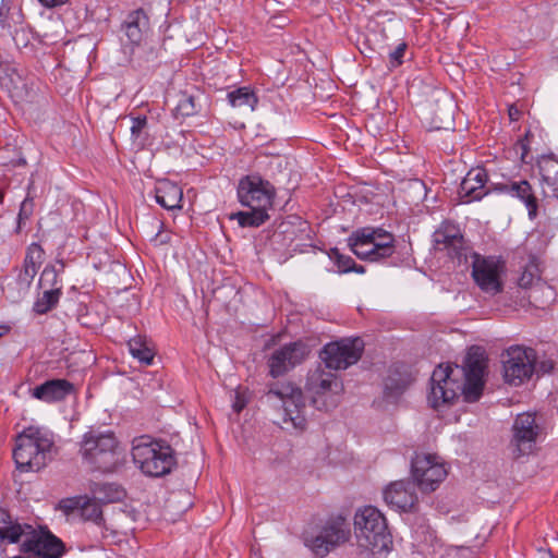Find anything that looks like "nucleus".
<instances>
[{
  "label": "nucleus",
  "instance_id": "nucleus-1",
  "mask_svg": "<svg viewBox=\"0 0 558 558\" xmlns=\"http://www.w3.org/2000/svg\"><path fill=\"white\" fill-rule=\"evenodd\" d=\"M485 368L486 359L478 347L469 350L461 369L458 366L438 365L430 377L429 404L436 410L449 407L460 392L466 402L477 401L484 388Z\"/></svg>",
  "mask_w": 558,
  "mask_h": 558
},
{
  "label": "nucleus",
  "instance_id": "nucleus-2",
  "mask_svg": "<svg viewBox=\"0 0 558 558\" xmlns=\"http://www.w3.org/2000/svg\"><path fill=\"white\" fill-rule=\"evenodd\" d=\"M238 199L247 211H238L230 215L242 228H257L268 219V210L272 208L276 196L275 186L259 174L243 177L238 184Z\"/></svg>",
  "mask_w": 558,
  "mask_h": 558
},
{
  "label": "nucleus",
  "instance_id": "nucleus-3",
  "mask_svg": "<svg viewBox=\"0 0 558 558\" xmlns=\"http://www.w3.org/2000/svg\"><path fill=\"white\" fill-rule=\"evenodd\" d=\"M54 437L39 426L24 428L15 438L13 459L22 472H38L52 460Z\"/></svg>",
  "mask_w": 558,
  "mask_h": 558
},
{
  "label": "nucleus",
  "instance_id": "nucleus-4",
  "mask_svg": "<svg viewBox=\"0 0 558 558\" xmlns=\"http://www.w3.org/2000/svg\"><path fill=\"white\" fill-rule=\"evenodd\" d=\"M354 534L361 553L377 555L389 551L392 536L385 515L373 506H365L354 514Z\"/></svg>",
  "mask_w": 558,
  "mask_h": 558
},
{
  "label": "nucleus",
  "instance_id": "nucleus-5",
  "mask_svg": "<svg viewBox=\"0 0 558 558\" xmlns=\"http://www.w3.org/2000/svg\"><path fill=\"white\" fill-rule=\"evenodd\" d=\"M85 462L100 472H113L124 461L120 442L111 430L89 429L80 442Z\"/></svg>",
  "mask_w": 558,
  "mask_h": 558
},
{
  "label": "nucleus",
  "instance_id": "nucleus-6",
  "mask_svg": "<svg viewBox=\"0 0 558 558\" xmlns=\"http://www.w3.org/2000/svg\"><path fill=\"white\" fill-rule=\"evenodd\" d=\"M132 458L147 476L160 477L171 472L175 464L173 449L165 441L141 436L133 440Z\"/></svg>",
  "mask_w": 558,
  "mask_h": 558
},
{
  "label": "nucleus",
  "instance_id": "nucleus-7",
  "mask_svg": "<svg viewBox=\"0 0 558 558\" xmlns=\"http://www.w3.org/2000/svg\"><path fill=\"white\" fill-rule=\"evenodd\" d=\"M544 436V427L537 422L536 415L523 412L515 416L511 427L509 449L514 458L532 454L537 442Z\"/></svg>",
  "mask_w": 558,
  "mask_h": 558
},
{
  "label": "nucleus",
  "instance_id": "nucleus-8",
  "mask_svg": "<svg viewBox=\"0 0 558 558\" xmlns=\"http://www.w3.org/2000/svg\"><path fill=\"white\" fill-rule=\"evenodd\" d=\"M536 351L532 348L512 345L502 354L504 378L506 383L520 386L529 380L535 371Z\"/></svg>",
  "mask_w": 558,
  "mask_h": 558
},
{
  "label": "nucleus",
  "instance_id": "nucleus-9",
  "mask_svg": "<svg viewBox=\"0 0 558 558\" xmlns=\"http://www.w3.org/2000/svg\"><path fill=\"white\" fill-rule=\"evenodd\" d=\"M413 482L423 493H432L447 477L448 470L439 456L416 453L411 462Z\"/></svg>",
  "mask_w": 558,
  "mask_h": 558
},
{
  "label": "nucleus",
  "instance_id": "nucleus-10",
  "mask_svg": "<svg viewBox=\"0 0 558 558\" xmlns=\"http://www.w3.org/2000/svg\"><path fill=\"white\" fill-rule=\"evenodd\" d=\"M306 389L312 396L314 407L328 411L338 404L342 384L333 374L317 368L308 374Z\"/></svg>",
  "mask_w": 558,
  "mask_h": 558
},
{
  "label": "nucleus",
  "instance_id": "nucleus-11",
  "mask_svg": "<svg viewBox=\"0 0 558 558\" xmlns=\"http://www.w3.org/2000/svg\"><path fill=\"white\" fill-rule=\"evenodd\" d=\"M267 396H275L282 401L283 422L291 424L295 429L304 430L306 427L305 401L300 388L290 383L271 387Z\"/></svg>",
  "mask_w": 558,
  "mask_h": 558
},
{
  "label": "nucleus",
  "instance_id": "nucleus-12",
  "mask_svg": "<svg viewBox=\"0 0 558 558\" xmlns=\"http://www.w3.org/2000/svg\"><path fill=\"white\" fill-rule=\"evenodd\" d=\"M20 550L34 558H61L65 548L63 542L49 530L43 527L35 530L31 526Z\"/></svg>",
  "mask_w": 558,
  "mask_h": 558
},
{
  "label": "nucleus",
  "instance_id": "nucleus-13",
  "mask_svg": "<svg viewBox=\"0 0 558 558\" xmlns=\"http://www.w3.org/2000/svg\"><path fill=\"white\" fill-rule=\"evenodd\" d=\"M364 343L360 338L342 339L324 347L320 356L326 367L345 369L355 364L362 356Z\"/></svg>",
  "mask_w": 558,
  "mask_h": 558
},
{
  "label": "nucleus",
  "instance_id": "nucleus-14",
  "mask_svg": "<svg viewBox=\"0 0 558 558\" xmlns=\"http://www.w3.org/2000/svg\"><path fill=\"white\" fill-rule=\"evenodd\" d=\"M308 347L302 341L287 343L276 349L268 359L269 375L280 377L305 361Z\"/></svg>",
  "mask_w": 558,
  "mask_h": 558
},
{
  "label": "nucleus",
  "instance_id": "nucleus-15",
  "mask_svg": "<svg viewBox=\"0 0 558 558\" xmlns=\"http://www.w3.org/2000/svg\"><path fill=\"white\" fill-rule=\"evenodd\" d=\"M501 266L494 257L473 254L472 277L480 289L490 295L502 291Z\"/></svg>",
  "mask_w": 558,
  "mask_h": 558
},
{
  "label": "nucleus",
  "instance_id": "nucleus-16",
  "mask_svg": "<svg viewBox=\"0 0 558 558\" xmlns=\"http://www.w3.org/2000/svg\"><path fill=\"white\" fill-rule=\"evenodd\" d=\"M434 244L436 250L447 251L451 258H457L459 263L466 260V247L463 235L459 228L451 222H444L434 232Z\"/></svg>",
  "mask_w": 558,
  "mask_h": 558
},
{
  "label": "nucleus",
  "instance_id": "nucleus-17",
  "mask_svg": "<svg viewBox=\"0 0 558 558\" xmlns=\"http://www.w3.org/2000/svg\"><path fill=\"white\" fill-rule=\"evenodd\" d=\"M414 482L397 481L391 483L384 492V499L388 506L399 511H411L417 502Z\"/></svg>",
  "mask_w": 558,
  "mask_h": 558
},
{
  "label": "nucleus",
  "instance_id": "nucleus-18",
  "mask_svg": "<svg viewBox=\"0 0 558 558\" xmlns=\"http://www.w3.org/2000/svg\"><path fill=\"white\" fill-rule=\"evenodd\" d=\"M494 191L509 194L512 197L520 199L527 209L530 219H534L538 213V199L534 193V190L529 181H507L504 183H496Z\"/></svg>",
  "mask_w": 558,
  "mask_h": 558
},
{
  "label": "nucleus",
  "instance_id": "nucleus-19",
  "mask_svg": "<svg viewBox=\"0 0 558 558\" xmlns=\"http://www.w3.org/2000/svg\"><path fill=\"white\" fill-rule=\"evenodd\" d=\"M74 391V386L66 379L57 378L47 380L33 389L29 393L33 398L46 403H53L64 400Z\"/></svg>",
  "mask_w": 558,
  "mask_h": 558
},
{
  "label": "nucleus",
  "instance_id": "nucleus-20",
  "mask_svg": "<svg viewBox=\"0 0 558 558\" xmlns=\"http://www.w3.org/2000/svg\"><path fill=\"white\" fill-rule=\"evenodd\" d=\"M80 517L84 521L94 523L99 530L102 538H107L109 535H116L118 529L114 525H108L102 514L101 506L99 501L93 498L83 497L81 502Z\"/></svg>",
  "mask_w": 558,
  "mask_h": 558
},
{
  "label": "nucleus",
  "instance_id": "nucleus-21",
  "mask_svg": "<svg viewBox=\"0 0 558 558\" xmlns=\"http://www.w3.org/2000/svg\"><path fill=\"white\" fill-rule=\"evenodd\" d=\"M487 174L485 170L477 168L470 170L460 184V196L465 203L481 199L486 195L485 183Z\"/></svg>",
  "mask_w": 558,
  "mask_h": 558
},
{
  "label": "nucleus",
  "instance_id": "nucleus-22",
  "mask_svg": "<svg viewBox=\"0 0 558 558\" xmlns=\"http://www.w3.org/2000/svg\"><path fill=\"white\" fill-rule=\"evenodd\" d=\"M31 525L13 521L9 512L0 509V542L17 544L27 537Z\"/></svg>",
  "mask_w": 558,
  "mask_h": 558
},
{
  "label": "nucleus",
  "instance_id": "nucleus-23",
  "mask_svg": "<svg viewBox=\"0 0 558 558\" xmlns=\"http://www.w3.org/2000/svg\"><path fill=\"white\" fill-rule=\"evenodd\" d=\"M183 198L182 189L169 181H158L155 187V199L163 208L168 210L180 209Z\"/></svg>",
  "mask_w": 558,
  "mask_h": 558
},
{
  "label": "nucleus",
  "instance_id": "nucleus-24",
  "mask_svg": "<svg viewBox=\"0 0 558 558\" xmlns=\"http://www.w3.org/2000/svg\"><path fill=\"white\" fill-rule=\"evenodd\" d=\"M518 284L523 289H532L529 298L534 302H537L538 292H547L549 299L553 298L554 294L550 287L541 282L539 270L537 265L534 263H530L525 266L524 270L518 279Z\"/></svg>",
  "mask_w": 558,
  "mask_h": 558
},
{
  "label": "nucleus",
  "instance_id": "nucleus-25",
  "mask_svg": "<svg viewBox=\"0 0 558 558\" xmlns=\"http://www.w3.org/2000/svg\"><path fill=\"white\" fill-rule=\"evenodd\" d=\"M90 492L101 504L119 502L126 496V492L121 485L110 482H95L90 485Z\"/></svg>",
  "mask_w": 558,
  "mask_h": 558
},
{
  "label": "nucleus",
  "instance_id": "nucleus-26",
  "mask_svg": "<svg viewBox=\"0 0 558 558\" xmlns=\"http://www.w3.org/2000/svg\"><path fill=\"white\" fill-rule=\"evenodd\" d=\"M148 27V17L142 9L131 12L124 21L125 35L132 44H138Z\"/></svg>",
  "mask_w": 558,
  "mask_h": 558
},
{
  "label": "nucleus",
  "instance_id": "nucleus-27",
  "mask_svg": "<svg viewBox=\"0 0 558 558\" xmlns=\"http://www.w3.org/2000/svg\"><path fill=\"white\" fill-rule=\"evenodd\" d=\"M37 274L21 268L19 269L16 278L9 282L7 286V295L10 298L13 302H19L22 299L26 296V294L29 292L32 282Z\"/></svg>",
  "mask_w": 558,
  "mask_h": 558
},
{
  "label": "nucleus",
  "instance_id": "nucleus-28",
  "mask_svg": "<svg viewBox=\"0 0 558 558\" xmlns=\"http://www.w3.org/2000/svg\"><path fill=\"white\" fill-rule=\"evenodd\" d=\"M373 228L365 227L357 229L354 231L348 239V244L352 253H354L359 258L369 260L371 257V246L369 239L371 234H373Z\"/></svg>",
  "mask_w": 558,
  "mask_h": 558
},
{
  "label": "nucleus",
  "instance_id": "nucleus-29",
  "mask_svg": "<svg viewBox=\"0 0 558 558\" xmlns=\"http://www.w3.org/2000/svg\"><path fill=\"white\" fill-rule=\"evenodd\" d=\"M229 104L234 108H248L254 110L257 105L256 95L248 87H240L228 93Z\"/></svg>",
  "mask_w": 558,
  "mask_h": 558
},
{
  "label": "nucleus",
  "instance_id": "nucleus-30",
  "mask_svg": "<svg viewBox=\"0 0 558 558\" xmlns=\"http://www.w3.org/2000/svg\"><path fill=\"white\" fill-rule=\"evenodd\" d=\"M323 535L325 536L327 543L329 544L330 550L336 546L347 542L350 536V531L344 527L343 523L332 522L327 524L322 530Z\"/></svg>",
  "mask_w": 558,
  "mask_h": 558
},
{
  "label": "nucleus",
  "instance_id": "nucleus-31",
  "mask_svg": "<svg viewBox=\"0 0 558 558\" xmlns=\"http://www.w3.org/2000/svg\"><path fill=\"white\" fill-rule=\"evenodd\" d=\"M57 264L60 265L59 269L54 265H46L44 268L39 278V287L41 289H59L62 291L59 274L63 271L65 264L62 259H57Z\"/></svg>",
  "mask_w": 558,
  "mask_h": 558
},
{
  "label": "nucleus",
  "instance_id": "nucleus-32",
  "mask_svg": "<svg viewBox=\"0 0 558 558\" xmlns=\"http://www.w3.org/2000/svg\"><path fill=\"white\" fill-rule=\"evenodd\" d=\"M61 294L59 289H44L41 296L34 303V312L39 315L48 313L58 304Z\"/></svg>",
  "mask_w": 558,
  "mask_h": 558
},
{
  "label": "nucleus",
  "instance_id": "nucleus-33",
  "mask_svg": "<svg viewBox=\"0 0 558 558\" xmlns=\"http://www.w3.org/2000/svg\"><path fill=\"white\" fill-rule=\"evenodd\" d=\"M130 353L141 363L149 365L154 359L153 350L142 337H135L128 342Z\"/></svg>",
  "mask_w": 558,
  "mask_h": 558
},
{
  "label": "nucleus",
  "instance_id": "nucleus-34",
  "mask_svg": "<svg viewBox=\"0 0 558 558\" xmlns=\"http://www.w3.org/2000/svg\"><path fill=\"white\" fill-rule=\"evenodd\" d=\"M45 259V251L38 243H32L25 254L24 263L22 268L28 269L35 274L38 272V269L43 265Z\"/></svg>",
  "mask_w": 558,
  "mask_h": 558
},
{
  "label": "nucleus",
  "instance_id": "nucleus-35",
  "mask_svg": "<svg viewBox=\"0 0 558 558\" xmlns=\"http://www.w3.org/2000/svg\"><path fill=\"white\" fill-rule=\"evenodd\" d=\"M330 258L338 266L340 272L354 271L363 274L365 271L363 266L357 265L352 257L341 254L338 248L330 251Z\"/></svg>",
  "mask_w": 558,
  "mask_h": 558
},
{
  "label": "nucleus",
  "instance_id": "nucleus-36",
  "mask_svg": "<svg viewBox=\"0 0 558 558\" xmlns=\"http://www.w3.org/2000/svg\"><path fill=\"white\" fill-rule=\"evenodd\" d=\"M177 117H192L197 112V105L192 95L182 93L174 108Z\"/></svg>",
  "mask_w": 558,
  "mask_h": 558
},
{
  "label": "nucleus",
  "instance_id": "nucleus-37",
  "mask_svg": "<svg viewBox=\"0 0 558 558\" xmlns=\"http://www.w3.org/2000/svg\"><path fill=\"white\" fill-rule=\"evenodd\" d=\"M369 246L372 250L369 262H379L390 257L395 253V245H387L386 243H377L371 236Z\"/></svg>",
  "mask_w": 558,
  "mask_h": 558
},
{
  "label": "nucleus",
  "instance_id": "nucleus-38",
  "mask_svg": "<svg viewBox=\"0 0 558 558\" xmlns=\"http://www.w3.org/2000/svg\"><path fill=\"white\" fill-rule=\"evenodd\" d=\"M405 383L395 380L392 377H388L385 381V397L387 400L397 399L405 389Z\"/></svg>",
  "mask_w": 558,
  "mask_h": 558
},
{
  "label": "nucleus",
  "instance_id": "nucleus-39",
  "mask_svg": "<svg viewBox=\"0 0 558 558\" xmlns=\"http://www.w3.org/2000/svg\"><path fill=\"white\" fill-rule=\"evenodd\" d=\"M452 109L453 104L450 99H448L447 102L445 104V111L442 112V117L439 118V122H437L436 120L434 121L435 129H449L451 126L453 121Z\"/></svg>",
  "mask_w": 558,
  "mask_h": 558
},
{
  "label": "nucleus",
  "instance_id": "nucleus-40",
  "mask_svg": "<svg viewBox=\"0 0 558 558\" xmlns=\"http://www.w3.org/2000/svg\"><path fill=\"white\" fill-rule=\"evenodd\" d=\"M328 545L329 544L327 543L322 532L319 533V535L314 537L308 544L310 548L314 551V554L319 557H325L330 551Z\"/></svg>",
  "mask_w": 558,
  "mask_h": 558
},
{
  "label": "nucleus",
  "instance_id": "nucleus-41",
  "mask_svg": "<svg viewBox=\"0 0 558 558\" xmlns=\"http://www.w3.org/2000/svg\"><path fill=\"white\" fill-rule=\"evenodd\" d=\"M34 211V201L31 197H26L20 207L19 213V228L22 227L33 215Z\"/></svg>",
  "mask_w": 558,
  "mask_h": 558
},
{
  "label": "nucleus",
  "instance_id": "nucleus-42",
  "mask_svg": "<svg viewBox=\"0 0 558 558\" xmlns=\"http://www.w3.org/2000/svg\"><path fill=\"white\" fill-rule=\"evenodd\" d=\"M405 50L407 44L401 43L392 52L389 53V62L392 68H397L402 64Z\"/></svg>",
  "mask_w": 558,
  "mask_h": 558
},
{
  "label": "nucleus",
  "instance_id": "nucleus-43",
  "mask_svg": "<svg viewBox=\"0 0 558 558\" xmlns=\"http://www.w3.org/2000/svg\"><path fill=\"white\" fill-rule=\"evenodd\" d=\"M373 232L374 233L372 234V238L377 243H386L387 242V245H395V238L391 233H389L380 228H377V229L373 228Z\"/></svg>",
  "mask_w": 558,
  "mask_h": 558
},
{
  "label": "nucleus",
  "instance_id": "nucleus-44",
  "mask_svg": "<svg viewBox=\"0 0 558 558\" xmlns=\"http://www.w3.org/2000/svg\"><path fill=\"white\" fill-rule=\"evenodd\" d=\"M83 500V497H75V498H68L60 501V508L64 510V512H73L77 510L80 512L81 509V502Z\"/></svg>",
  "mask_w": 558,
  "mask_h": 558
},
{
  "label": "nucleus",
  "instance_id": "nucleus-45",
  "mask_svg": "<svg viewBox=\"0 0 558 558\" xmlns=\"http://www.w3.org/2000/svg\"><path fill=\"white\" fill-rule=\"evenodd\" d=\"M555 167L558 168V163H556L553 159H546L541 165L539 168H541L543 178L546 182H549V180H550V177H549L550 169L549 168H555ZM553 192H554V196L558 198V185L554 187Z\"/></svg>",
  "mask_w": 558,
  "mask_h": 558
},
{
  "label": "nucleus",
  "instance_id": "nucleus-46",
  "mask_svg": "<svg viewBox=\"0 0 558 558\" xmlns=\"http://www.w3.org/2000/svg\"><path fill=\"white\" fill-rule=\"evenodd\" d=\"M146 125H147V118L145 116H138V117L132 118V125H131L132 136L138 137L141 132L146 128Z\"/></svg>",
  "mask_w": 558,
  "mask_h": 558
},
{
  "label": "nucleus",
  "instance_id": "nucleus-47",
  "mask_svg": "<svg viewBox=\"0 0 558 558\" xmlns=\"http://www.w3.org/2000/svg\"><path fill=\"white\" fill-rule=\"evenodd\" d=\"M10 10V0H0V24L5 26V17Z\"/></svg>",
  "mask_w": 558,
  "mask_h": 558
},
{
  "label": "nucleus",
  "instance_id": "nucleus-48",
  "mask_svg": "<svg viewBox=\"0 0 558 558\" xmlns=\"http://www.w3.org/2000/svg\"><path fill=\"white\" fill-rule=\"evenodd\" d=\"M43 5L47 8H54L66 3L69 0H38Z\"/></svg>",
  "mask_w": 558,
  "mask_h": 558
},
{
  "label": "nucleus",
  "instance_id": "nucleus-49",
  "mask_svg": "<svg viewBox=\"0 0 558 558\" xmlns=\"http://www.w3.org/2000/svg\"><path fill=\"white\" fill-rule=\"evenodd\" d=\"M233 408L236 412H240L244 408V403L238 401L234 403Z\"/></svg>",
  "mask_w": 558,
  "mask_h": 558
},
{
  "label": "nucleus",
  "instance_id": "nucleus-50",
  "mask_svg": "<svg viewBox=\"0 0 558 558\" xmlns=\"http://www.w3.org/2000/svg\"><path fill=\"white\" fill-rule=\"evenodd\" d=\"M9 331L7 326H0V338Z\"/></svg>",
  "mask_w": 558,
  "mask_h": 558
},
{
  "label": "nucleus",
  "instance_id": "nucleus-51",
  "mask_svg": "<svg viewBox=\"0 0 558 558\" xmlns=\"http://www.w3.org/2000/svg\"><path fill=\"white\" fill-rule=\"evenodd\" d=\"M522 149H523V153L521 155V159L524 161V157H525V153H526V148L525 146L522 144Z\"/></svg>",
  "mask_w": 558,
  "mask_h": 558
},
{
  "label": "nucleus",
  "instance_id": "nucleus-52",
  "mask_svg": "<svg viewBox=\"0 0 558 558\" xmlns=\"http://www.w3.org/2000/svg\"><path fill=\"white\" fill-rule=\"evenodd\" d=\"M4 192L0 190V205L3 203Z\"/></svg>",
  "mask_w": 558,
  "mask_h": 558
},
{
  "label": "nucleus",
  "instance_id": "nucleus-53",
  "mask_svg": "<svg viewBox=\"0 0 558 558\" xmlns=\"http://www.w3.org/2000/svg\"><path fill=\"white\" fill-rule=\"evenodd\" d=\"M441 558H457V557H456V555H450V554H448V555H446V556H442Z\"/></svg>",
  "mask_w": 558,
  "mask_h": 558
},
{
  "label": "nucleus",
  "instance_id": "nucleus-54",
  "mask_svg": "<svg viewBox=\"0 0 558 558\" xmlns=\"http://www.w3.org/2000/svg\"><path fill=\"white\" fill-rule=\"evenodd\" d=\"M549 558H551V557H549Z\"/></svg>",
  "mask_w": 558,
  "mask_h": 558
}]
</instances>
